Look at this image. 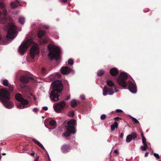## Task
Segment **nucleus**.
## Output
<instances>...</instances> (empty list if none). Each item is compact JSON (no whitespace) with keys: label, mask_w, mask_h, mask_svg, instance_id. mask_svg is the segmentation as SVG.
Returning a JSON list of instances; mask_svg holds the SVG:
<instances>
[{"label":"nucleus","mask_w":161,"mask_h":161,"mask_svg":"<svg viewBox=\"0 0 161 161\" xmlns=\"http://www.w3.org/2000/svg\"><path fill=\"white\" fill-rule=\"evenodd\" d=\"M7 11L6 9H3V14L4 15L3 17L0 18V23L1 24H4L7 22L8 19L6 16L7 15Z\"/></svg>","instance_id":"15"},{"label":"nucleus","mask_w":161,"mask_h":161,"mask_svg":"<svg viewBox=\"0 0 161 161\" xmlns=\"http://www.w3.org/2000/svg\"><path fill=\"white\" fill-rule=\"evenodd\" d=\"M114 153L117 154H118L119 153V152L117 150H114Z\"/></svg>","instance_id":"50"},{"label":"nucleus","mask_w":161,"mask_h":161,"mask_svg":"<svg viewBox=\"0 0 161 161\" xmlns=\"http://www.w3.org/2000/svg\"><path fill=\"white\" fill-rule=\"evenodd\" d=\"M43 109L45 111L47 110L48 108L47 107H44L43 108Z\"/></svg>","instance_id":"47"},{"label":"nucleus","mask_w":161,"mask_h":161,"mask_svg":"<svg viewBox=\"0 0 161 161\" xmlns=\"http://www.w3.org/2000/svg\"><path fill=\"white\" fill-rule=\"evenodd\" d=\"M18 51L19 53H20V46L19 47Z\"/></svg>","instance_id":"57"},{"label":"nucleus","mask_w":161,"mask_h":161,"mask_svg":"<svg viewBox=\"0 0 161 161\" xmlns=\"http://www.w3.org/2000/svg\"><path fill=\"white\" fill-rule=\"evenodd\" d=\"M137 91H131L132 93H136Z\"/></svg>","instance_id":"60"},{"label":"nucleus","mask_w":161,"mask_h":161,"mask_svg":"<svg viewBox=\"0 0 161 161\" xmlns=\"http://www.w3.org/2000/svg\"><path fill=\"white\" fill-rule=\"evenodd\" d=\"M15 98L17 101L19 102H20V93L16 94L15 96Z\"/></svg>","instance_id":"30"},{"label":"nucleus","mask_w":161,"mask_h":161,"mask_svg":"<svg viewBox=\"0 0 161 161\" xmlns=\"http://www.w3.org/2000/svg\"><path fill=\"white\" fill-rule=\"evenodd\" d=\"M46 70L45 68H42V73L43 74H46Z\"/></svg>","instance_id":"41"},{"label":"nucleus","mask_w":161,"mask_h":161,"mask_svg":"<svg viewBox=\"0 0 161 161\" xmlns=\"http://www.w3.org/2000/svg\"><path fill=\"white\" fill-rule=\"evenodd\" d=\"M79 103V101H76L75 99H73L70 102V105L71 107L75 108L77 106L78 104Z\"/></svg>","instance_id":"18"},{"label":"nucleus","mask_w":161,"mask_h":161,"mask_svg":"<svg viewBox=\"0 0 161 161\" xmlns=\"http://www.w3.org/2000/svg\"><path fill=\"white\" fill-rule=\"evenodd\" d=\"M149 11V9H148L147 10V11H144V12H146L147 11L148 12V11Z\"/></svg>","instance_id":"63"},{"label":"nucleus","mask_w":161,"mask_h":161,"mask_svg":"<svg viewBox=\"0 0 161 161\" xmlns=\"http://www.w3.org/2000/svg\"><path fill=\"white\" fill-rule=\"evenodd\" d=\"M8 86L10 87V90L9 91H13V87L12 86Z\"/></svg>","instance_id":"52"},{"label":"nucleus","mask_w":161,"mask_h":161,"mask_svg":"<svg viewBox=\"0 0 161 161\" xmlns=\"http://www.w3.org/2000/svg\"><path fill=\"white\" fill-rule=\"evenodd\" d=\"M104 73V71L103 70L101 69L100 70L97 72V75L98 76H101L103 75Z\"/></svg>","instance_id":"29"},{"label":"nucleus","mask_w":161,"mask_h":161,"mask_svg":"<svg viewBox=\"0 0 161 161\" xmlns=\"http://www.w3.org/2000/svg\"><path fill=\"white\" fill-rule=\"evenodd\" d=\"M19 2L17 0L15 2H12L11 3V6L13 8H16L18 5H19Z\"/></svg>","instance_id":"19"},{"label":"nucleus","mask_w":161,"mask_h":161,"mask_svg":"<svg viewBox=\"0 0 161 161\" xmlns=\"http://www.w3.org/2000/svg\"><path fill=\"white\" fill-rule=\"evenodd\" d=\"M56 122L55 120H51L49 122V125L52 126L56 125Z\"/></svg>","instance_id":"31"},{"label":"nucleus","mask_w":161,"mask_h":161,"mask_svg":"<svg viewBox=\"0 0 161 161\" xmlns=\"http://www.w3.org/2000/svg\"><path fill=\"white\" fill-rule=\"evenodd\" d=\"M16 105H17V107L18 108H20V103H17L16 104Z\"/></svg>","instance_id":"46"},{"label":"nucleus","mask_w":161,"mask_h":161,"mask_svg":"<svg viewBox=\"0 0 161 161\" xmlns=\"http://www.w3.org/2000/svg\"><path fill=\"white\" fill-rule=\"evenodd\" d=\"M31 39H28L26 41L21 44V54L23 55L25 52L28 48L30 46L32 43Z\"/></svg>","instance_id":"7"},{"label":"nucleus","mask_w":161,"mask_h":161,"mask_svg":"<svg viewBox=\"0 0 161 161\" xmlns=\"http://www.w3.org/2000/svg\"><path fill=\"white\" fill-rule=\"evenodd\" d=\"M25 20L24 18L21 17V24L23 25L25 22Z\"/></svg>","instance_id":"35"},{"label":"nucleus","mask_w":161,"mask_h":161,"mask_svg":"<svg viewBox=\"0 0 161 161\" xmlns=\"http://www.w3.org/2000/svg\"><path fill=\"white\" fill-rule=\"evenodd\" d=\"M61 91H51L50 93V97L51 99L55 102L59 100V98Z\"/></svg>","instance_id":"10"},{"label":"nucleus","mask_w":161,"mask_h":161,"mask_svg":"<svg viewBox=\"0 0 161 161\" xmlns=\"http://www.w3.org/2000/svg\"><path fill=\"white\" fill-rule=\"evenodd\" d=\"M110 73L112 76H116L118 74L119 70L115 68H112L110 69Z\"/></svg>","instance_id":"17"},{"label":"nucleus","mask_w":161,"mask_h":161,"mask_svg":"<svg viewBox=\"0 0 161 161\" xmlns=\"http://www.w3.org/2000/svg\"><path fill=\"white\" fill-rule=\"evenodd\" d=\"M80 98L82 100H84L85 99V96L84 95H82L80 96Z\"/></svg>","instance_id":"42"},{"label":"nucleus","mask_w":161,"mask_h":161,"mask_svg":"<svg viewBox=\"0 0 161 161\" xmlns=\"http://www.w3.org/2000/svg\"><path fill=\"white\" fill-rule=\"evenodd\" d=\"M107 84L108 86L110 87H113L114 86V84L113 81L110 80H108L107 81Z\"/></svg>","instance_id":"25"},{"label":"nucleus","mask_w":161,"mask_h":161,"mask_svg":"<svg viewBox=\"0 0 161 161\" xmlns=\"http://www.w3.org/2000/svg\"><path fill=\"white\" fill-rule=\"evenodd\" d=\"M106 117V116L105 114H103L101 116V119L102 120H104Z\"/></svg>","instance_id":"40"},{"label":"nucleus","mask_w":161,"mask_h":161,"mask_svg":"<svg viewBox=\"0 0 161 161\" xmlns=\"http://www.w3.org/2000/svg\"><path fill=\"white\" fill-rule=\"evenodd\" d=\"M21 87L23 88L22 89V90L25 89L27 90V89H29V87L26 85H24V86H22L21 85Z\"/></svg>","instance_id":"36"},{"label":"nucleus","mask_w":161,"mask_h":161,"mask_svg":"<svg viewBox=\"0 0 161 161\" xmlns=\"http://www.w3.org/2000/svg\"><path fill=\"white\" fill-rule=\"evenodd\" d=\"M0 91H7V90H6L5 89H3V88H1L0 89Z\"/></svg>","instance_id":"58"},{"label":"nucleus","mask_w":161,"mask_h":161,"mask_svg":"<svg viewBox=\"0 0 161 161\" xmlns=\"http://www.w3.org/2000/svg\"><path fill=\"white\" fill-rule=\"evenodd\" d=\"M2 155L3 156L5 155H6V153H2Z\"/></svg>","instance_id":"62"},{"label":"nucleus","mask_w":161,"mask_h":161,"mask_svg":"<svg viewBox=\"0 0 161 161\" xmlns=\"http://www.w3.org/2000/svg\"><path fill=\"white\" fill-rule=\"evenodd\" d=\"M48 39L47 37L45 38L41 39L39 40V44L41 45L45 44L47 42Z\"/></svg>","instance_id":"21"},{"label":"nucleus","mask_w":161,"mask_h":161,"mask_svg":"<svg viewBox=\"0 0 161 161\" xmlns=\"http://www.w3.org/2000/svg\"><path fill=\"white\" fill-rule=\"evenodd\" d=\"M127 74L125 72L120 73L118 77V82L119 84L122 87L125 88L127 85L129 91H136V86L135 84L129 81L127 84L126 80L128 78Z\"/></svg>","instance_id":"2"},{"label":"nucleus","mask_w":161,"mask_h":161,"mask_svg":"<svg viewBox=\"0 0 161 161\" xmlns=\"http://www.w3.org/2000/svg\"><path fill=\"white\" fill-rule=\"evenodd\" d=\"M143 146H142L141 147V150L142 151H146L148 148V147L147 144H143Z\"/></svg>","instance_id":"26"},{"label":"nucleus","mask_w":161,"mask_h":161,"mask_svg":"<svg viewBox=\"0 0 161 161\" xmlns=\"http://www.w3.org/2000/svg\"><path fill=\"white\" fill-rule=\"evenodd\" d=\"M32 140L33 142L35 143L38 146H39L40 148L44 150H45V149L44 147H43V146L38 141H37L35 139H32Z\"/></svg>","instance_id":"20"},{"label":"nucleus","mask_w":161,"mask_h":161,"mask_svg":"<svg viewBox=\"0 0 161 161\" xmlns=\"http://www.w3.org/2000/svg\"><path fill=\"white\" fill-rule=\"evenodd\" d=\"M2 84L4 86H8L9 85L8 80L7 79L3 80L2 81Z\"/></svg>","instance_id":"27"},{"label":"nucleus","mask_w":161,"mask_h":161,"mask_svg":"<svg viewBox=\"0 0 161 161\" xmlns=\"http://www.w3.org/2000/svg\"><path fill=\"white\" fill-rule=\"evenodd\" d=\"M71 69L68 67H63L61 69V73L63 75H67L71 72Z\"/></svg>","instance_id":"14"},{"label":"nucleus","mask_w":161,"mask_h":161,"mask_svg":"<svg viewBox=\"0 0 161 161\" xmlns=\"http://www.w3.org/2000/svg\"><path fill=\"white\" fill-rule=\"evenodd\" d=\"M52 91H62L63 86L61 81L56 80L51 83Z\"/></svg>","instance_id":"6"},{"label":"nucleus","mask_w":161,"mask_h":161,"mask_svg":"<svg viewBox=\"0 0 161 161\" xmlns=\"http://www.w3.org/2000/svg\"><path fill=\"white\" fill-rule=\"evenodd\" d=\"M70 99V97L69 96H68L65 98V100L68 101Z\"/></svg>","instance_id":"44"},{"label":"nucleus","mask_w":161,"mask_h":161,"mask_svg":"<svg viewBox=\"0 0 161 161\" xmlns=\"http://www.w3.org/2000/svg\"><path fill=\"white\" fill-rule=\"evenodd\" d=\"M141 136H142V138L143 137H145L144 136L143 134V132H142L141 133Z\"/></svg>","instance_id":"55"},{"label":"nucleus","mask_w":161,"mask_h":161,"mask_svg":"<svg viewBox=\"0 0 161 161\" xmlns=\"http://www.w3.org/2000/svg\"><path fill=\"white\" fill-rule=\"evenodd\" d=\"M35 152H33V153H31V156H34L35 155Z\"/></svg>","instance_id":"56"},{"label":"nucleus","mask_w":161,"mask_h":161,"mask_svg":"<svg viewBox=\"0 0 161 161\" xmlns=\"http://www.w3.org/2000/svg\"><path fill=\"white\" fill-rule=\"evenodd\" d=\"M38 110V109L36 108H34L33 109V111L35 112H36Z\"/></svg>","instance_id":"48"},{"label":"nucleus","mask_w":161,"mask_h":161,"mask_svg":"<svg viewBox=\"0 0 161 161\" xmlns=\"http://www.w3.org/2000/svg\"><path fill=\"white\" fill-rule=\"evenodd\" d=\"M116 112L117 113H122V111L121 109H117L116 111Z\"/></svg>","instance_id":"45"},{"label":"nucleus","mask_w":161,"mask_h":161,"mask_svg":"<svg viewBox=\"0 0 161 161\" xmlns=\"http://www.w3.org/2000/svg\"><path fill=\"white\" fill-rule=\"evenodd\" d=\"M46 34V32L44 31L40 30L38 32V36L39 38H41L44 36Z\"/></svg>","instance_id":"22"},{"label":"nucleus","mask_w":161,"mask_h":161,"mask_svg":"<svg viewBox=\"0 0 161 161\" xmlns=\"http://www.w3.org/2000/svg\"><path fill=\"white\" fill-rule=\"evenodd\" d=\"M62 1L64 3H66L67 2V0H62Z\"/></svg>","instance_id":"59"},{"label":"nucleus","mask_w":161,"mask_h":161,"mask_svg":"<svg viewBox=\"0 0 161 161\" xmlns=\"http://www.w3.org/2000/svg\"><path fill=\"white\" fill-rule=\"evenodd\" d=\"M130 118L131 119V120L133 122H134V123H135V124H137L139 123V121H138V120L137 119H136V118H134V117H133L132 116L130 117Z\"/></svg>","instance_id":"33"},{"label":"nucleus","mask_w":161,"mask_h":161,"mask_svg":"<svg viewBox=\"0 0 161 161\" xmlns=\"http://www.w3.org/2000/svg\"><path fill=\"white\" fill-rule=\"evenodd\" d=\"M10 91H0V100L6 108H11L14 107V104L10 101Z\"/></svg>","instance_id":"3"},{"label":"nucleus","mask_w":161,"mask_h":161,"mask_svg":"<svg viewBox=\"0 0 161 161\" xmlns=\"http://www.w3.org/2000/svg\"><path fill=\"white\" fill-rule=\"evenodd\" d=\"M70 149V146L69 145L67 144H64L62 147H61V150L64 153H68Z\"/></svg>","instance_id":"16"},{"label":"nucleus","mask_w":161,"mask_h":161,"mask_svg":"<svg viewBox=\"0 0 161 161\" xmlns=\"http://www.w3.org/2000/svg\"><path fill=\"white\" fill-rule=\"evenodd\" d=\"M142 142L143 144H147L146 142V140L145 137H143L142 138Z\"/></svg>","instance_id":"38"},{"label":"nucleus","mask_w":161,"mask_h":161,"mask_svg":"<svg viewBox=\"0 0 161 161\" xmlns=\"http://www.w3.org/2000/svg\"><path fill=\"white\" fill-rule=\"evenodd\" d=\"M118 126V124L116 121L114 122V124L111 125V130L113 131L114 129L117 128Z\"/></svg>","instance_id":"24"},{"label":"nucleus","mask_w":161,"mask_h":161,"mask_svg":"<svg viewBox=\"0 0 161 161\" xmlns=\"http://www.w3.org/2000/svg\"><path fill=\"white\" fill-rule=\"evenodd\" d=\"M29 103V101L22 97V95L21 94V109L29 107V106H28Z\"/></svg>","instance_id":"11"},{"label":"nucleus","mask_w":161,"mask_h":161,"mask_svg":"<svg viewBox=\"0 0 161 161\" xmlns=\"http://www.w3.org/2000/svg\"><path fill=\"white\" fill-rule=\"evenodd\" d=\"M68 63L69 65H72L74 63L73 60L72 59H69L68 61Z\"/></svg>","instance_id":"34"},{"label":"nucleus","mask_w":161,"mask_h":161,"mask_svg":"<svg viewBox=\"0 0 161 161\" xmlns=\"http://www.w3.org/2000/svg\"><path fill=\"white\" fill-rule=\"evenodd\" d=\"M48 48L49 51L48 56L51 60L58 59L60 57V49L58 47L53 45H49Z\"/></svg>","instance_id":"4"},{"label":"nucleus","mask_w":161,"mask_h":161,"mask_svg":"<svg viewBox=\"0 0 161 161\" xmlns=\"http://www.w3.org/2000/svg\"><path fill=\"white\" fill-rule=\"evenodd\" d=\"M10 22L8 23L5 29L7 31V35L5 37H2L0 34V40L4 43H7L8 41L13 40L16 36L17 33V27L14 25L10 19Z\"/></svg>","instance_id":"1"},{"label":"nucleus","mask_w":161,"mask_h":161,"mask_svg":"<svg viewBox=\"0 0 161 161\" xmlns=\"http://www.w3.org/2000/svg\"><path fill=\"white\" fill-rule=\"evenodd\" d=\"M137 135L136 132H132L128 135L126 137V142L127 143L130 142L133 139H135L137 137Z\"/></svg>","instance_id":"12"},{"label":"nucleus","mask_w":161,"mask_h":161,"mask_svg":"<svg viewBox=\"0 0 161 161\" xmlns=\"http://www.w3.org/2000/svg\"><path fill=\"white\" fill-rule=\"evenodd\" d=\"M2 14V12L0 11V15H1Z\"/></svg>","instance_id":"64"},{"label":"nucleus","mask_w":161,"mask_h":161,"mask_svg":"<svg viewBox=\"0 0 161 161\" xmlns=\"http://www.w3.org/2000/svg\"><path fill=\"white\" fill-rule=\"evenodd\" d=\"M67 125L66 126L67 131L64 132L63 135L65 137L69 136L70 134H74L75 132V126L76 125V120L72 119L69 120L67 122Z\"/></svg>","instance_id":"5"},{"label":"nucleus","mask_w":161,"mask_h":161,"mask_svg":"<svg viewBox=\"0 0 161 161\" xmlns=\"http://www.w3.org/2000/svg\"><path fill=\"white\" fill-rule=\"evenodd\" d=\"M114 93V91H103V94L104 96H105L108 94L112 95Z\"/></svg>","instance_id":"28"},{"label":"nucleus","mask_w":161,"mask_h":161,"mask_svg":"<svg viewBox=\"0 0 161 161\" xmlns=\"http://www.w3.org/2000/svg\"><path fill=\"white\" fill-rule=\"evenodd\" d=\"M124 135V134L122 133L120 135V136H119V137L121 138H122L123 136Z\"/></svg>","instance_id":"51"},{"label":"nucleus","mask_w":161,"mask_h":161,"mask_svg":"<svg viewBox=\"0 0 161 161\" xmlns=\"http://www.w3.org/2000/svg\"><path fill=\"white\" fill-rule=\"evenodd\" d=\"M74 112L75 111H69L68 114V116L70 117H73L75 114Z\"/></svg>","instance_id":"32"},{"label":"nucleus","mask_w":161,"mask_h":161,"mask_svg":"<svg viewBox=\"0 0 161 161\" xmlns=\"http://www.w3.org/2000/svg\"><path fill=\"white\" fill-rule=\"evenodd\" d=\"M149 153L148 152H146L145 155V157H147L148 156V154Z\"/></svg>","instance_id":"54"},{"label":"nucleus","mask_w":161,"mask_h":161,"mask_svg":"<svg viewBox=\"0 0 161 161\" xmlns=\"http://www.w3.org/2000/svg\"><path fill=\"white\" fill-rule=\"evenodd\" d=\"M39 158V157L37 156L35 158V159L34 161H38Z\"/></svg>","instance_id":"49"},{"label":"nucleus","mask_w":161,"mask_h":161,"mask_svg":"<svg viewBox=\"0 0 161 161\" xmlns=\"http://www.w3.org/2000/svg\"><path fill=\"white\" fill-rule=\"evenodd\" d=\"M5 6V3L2 1H0V8H3Z\"/></svg>","instance_id":"37"},{"label":"nucleus","mask_w":161,"mask_h":161,"mask_svg":"<svg viewBox=\"0 0 161 161\" xmlns=\"http://www.w3.org/2000/svg\"><path fill=\"white\" fill-rule=\"evenodd\" d=\"M20 82V73L19 71L18 72L16 75V82L19 83Z\"/></svg>","instance_id":"23"},{"label":"nucleus","mask_w":161,"mask_h":161,"mask_svg":"<svg viewBox=\"0 0 161 161\" xmlns=\"http://www.w3.org/2000/svg\"><path fill=\"white\" fill-rule=\"evenodd\" d=\"M153 156L158 159H160V157L159 154L157 153H153Z\"/></svg>","instance_id":"39"},{"label":"nucleus","mask_w":161,"mask_h":161,"mask_svg":"<svg viewBox=\"0 0 161 161\" xmlns=\"http://www.w3.org/2000/svg\"><path fill=\"white\" fill-rule=\"evenodd\" d=\"M66 106V104L64 101H62L57 103L55 106L53 107L55 112L58 113H60Z\"/></svg>","instance_id":"8"},{"label":"nucleus","mask_w":161,"mask_h":161,"mask_svg":"<svg viewBox=\"0 0 161 161\" xmlns=\"http://www.w3.org/2000/svg\"><path fill=\"white\" fill-rule=\"evenodd\" d=\"M33 78L28 75H24L22 77L21 76V82L24 83H27L30 80H33Z\"/></svg>","instance_id":"13"},{"label":"nucleus","mask_w":161,"mask_h":161,"mask_svg":"<svg viewBox=\"0 0 161 161\" xmlns=\"http://www.w3.org/2000/svg\"><path fill=\"white\" fill-rule=\"evenodd\" d=\"M107 87L106 86H105L104 87V88H103V91H107Z\"/></svg>","instance_id":"53"},{"label":"nucleus","mask_w":161,"mask_h":161,"mask_svg":"<svg viewBox=\"0 0 161 161\" xmlns=\"http://www.w3.org/2000/svg\"><path fill=\"white\" fill-rule=\"evenodd\" d=\"M19 22L20 23V18H19L18 19Z\"/></svg>","instance_id":"61"},{"label":"nucleus","mask_w":161,"mask_h":161,"mask_svg":"<svg viewBox=\"0 0 161 161\" xmlns=\"http://www.w3.org/2000/svg\"><path fill=\"white\" fill-rule=\"evenodd\" d=\"M39 53V47L38 44H36L34 45L30 51V54L32 58H34L36 54H38Z\"/></svg>","instance_id":"9"},{"label":"nucleus","mask_w":161,"mask_h":161,"mask_svg":"<svg viewBox=\"0 0 161 161\" xmlns=\"http://www.w3.org/2000/svg\"><path fill=\"white\" fill-rule=\"evenodd\" d=\"M121 118L119 117H115L114 118V120L116 121H118L119 119H121Z\"/></svg>","instance_id":"43"}]
</instances>
